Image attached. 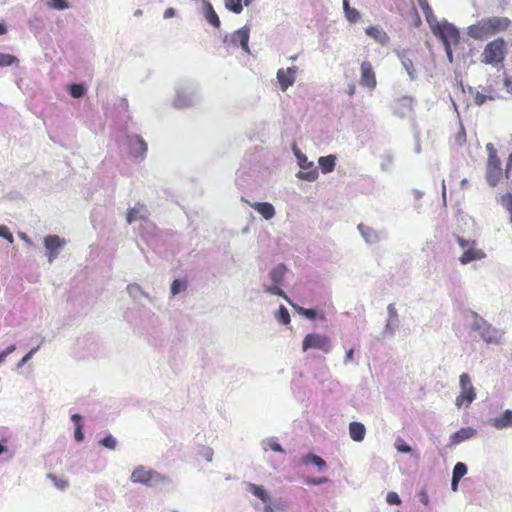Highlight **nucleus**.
Wrapping results in <instances>:
<instances>
[{"mask_svg": "<svg viewBox=\"0 0 512 512\" xmlns=\"http://www.w3.org/2000/svg\"><path fill=\"white\" fill-rule=\"evenodd\" d=\"M468 35L476 40H484L493 36V33L485 18H483L468 27Z\"/></svg>", "mask_w": 512, "mask_h": 512, "instance_id": "6e6552de", "label": "nucleus"}, {"mask_svg": "<svg viewBox=\"0 0 512 512\" xmlns=\"http://www.w3.org/2000/svg\"><path fill=\"white\" fill-rule=\"evenodd\" d=\"M302 464L308 465V464H314L318 467L319 470H322L326 467V462L321 457L315 455V454H307L305 455L302 460Z\"/></svg>", "mask_w": 512, "mask_h": 512, "instance_id": "a878e982", "label": "nucleus"}, {"mask_svg": "<svg viewBox=\"0 0 512 512\" xmlns=\"http://www.w3.org/2000/svg\"><path fill=\"white\" fill-rule=\"evenodd\" d=\"M485 20L493 35L505 31L511 24L510 19L507 17H489L485 18Z\"/></svg>", "mask_w": 512, "mask_h": 512, "instance_id": "2eb2a0df", "label": "nucleus"}, {"mask_svg": "<svg viewBox=\"0 0 512 512\" xmlns=\"http://www.w3.org/2000/svg\"><path fill=\"white\" fill-rule=\"evenodd\" d=\"M203 5H204V15H205L206 20L215 28H219L221 22H220V19H219L217 13L214 10L212 4L209 1L204 0Z\"/></svg>", "mask_w": 512, "mask_h": 512, "instance_id": "a211bd4d", "label": "nucleus"}, {"mask_svg": "<svg viewBox=\"0 0 512 512\" xmlns=\"http://www.w3.org/2000/svg\"><path fill=\"white\" fill-rule=\"evenodd\" d=\"M454 143L458 146H462L466 143V131L462 124H460L459 129L454 136Z\"/></svg>", "mask_w": 512, "mask_h": 512, "instance_id": "e433bc0d", "label": "nucleus"}, {"mask_svg": "<svg viewBox=\"0 0 512 512\" xmlns=\"http://www.w3.org/2000/svg\"><path fill=\"white\" fill-rule=\"evenodd\" d=\"M407 73L409 74L410 78H415L416 70L414 68V65L411 60L406 59L402 61Z\"/></svg>", "mask_w": 512, "mask_h": 512, "instance_id": "49530a36", "label": "nucleus"}, {"mask_svg": "<svg viewBox=\"0 0 512 512\" xmlns=\"http://www.w3.org/2000/svg\"><path fill=\"white\" fill-rule=\"evenodd\" d=\"M132 152L135 156L143 157L147 152L146 142L139 136H134L131 139Z\"/></svg>", "mask_w": 512, "mask_h": 512, "instance_id": "b1692460", "label": "nucleus"}, {"mask_svg": "<svg viewBox=\"0 0 512 512\" xmlns=\"http://www.w3.org/2000/svg\"><path fill=\"white\" fill-rule=\"evenodd\" d=\"M149 216L147 207L142 203H137L133 208L127 211L126 221L131 224L137 220H146Z\"/></svg>", "mask_w": 512, "mask_h": 512, "instance_id": "4468645a", "label": "nucleus"}, {"mask_svg": "<svg viewBox=\"0 0 512 512\" xmlns=\"http://www.w3.org/2000/svg\"><path fill=\"white\" fill-rule=\"evenodd\" d=\"M358 228H359V230H360L361 234L363 235V237L365 238V240H366L367 242H370V241H371V234H372V231H371L370 229H368V228H367V230H368V231L366 232V231L364 230V229H365V227H364L363 225H359V226H358Z\"/></svg>", "mask_w": 512, "mask_h": 512, "instance_id": "864d4df0", "label": "nucleus"}, {"mask_svg": "<svg viewBox=\"0 0 512 512\" xmlns=\"http://www.w3.org/2000/svg\"><path fill=\"white\" fill-rule=\"evenodd\" d=\"M16 349V346L14 344L8 346L4 351H2V353L4 354L5 357H7L9 354H11L12 352H14Z\"/></svg>", "mask_w": 512, "mask_h": 512, "instance_id": "052dcab7", "label": "nucleus"}, {"mask_svg": "<svg viewBox=\"0 0 512 512\" xmlns=\"http://www.w3.org/2000/svg\"><path fill=\"white\" fill-rule=\"evenodd\" d=\"M500 202L502 206L509 212L510 222L512 223V193L507 192L504 195H502Z\"/></svg>", "mask_w": 512, "mask_h": 512, "instance_id": "473e14b6", "label": "nucleus"}, {"mask_svg": "<svg viewBox=\"0 0 512 512\" xmlns=\"http://www.w3.org/2000/svg\"><path fill=\"white\" fill-rule=\"evenodd\" d=\"M459 481H460V479L455 478V477H453V476H452V483H451V487H452V490H453V491H456V490H457Z\"/></svg>", "mask_w": 512, "mask_h": 512, "instance_id": "69168bd1", "label": "nucleus"}, {"mask_svg": "<svg viewBox=\"0 0 512 512\" xmlns=\"http://www.w3.org/2000/svg\"><path fill=\"white\" fill-rule=\"evenodd\" d=\"M460 394L456 397L455 405L458 408L469 407L476 398V390L472 385L471 378L467 373H463L459 377Z\"/></svg>", "mask_w": 512, "mask_h": 512, "instance_id": "20e7f679", "label": "nucleus"}, {"mask_svg": "<svg viewBox=\"0 0 512 512\" xmlns=\"http://www.w3.org/2000/svg\"><path fill=\"white\" fill-rule=\"evenodd\" d=\"M431 30L443 42V45H457L460 41L458 29L446 21L431 24Z\"/></svg>", "mask_w": 512, "mask_h": 512, "instance_id": "7ed1b4c3", "label": "nucleus"}, {"mask_svg": "<svg viewBox=\"0 0 512 512\" xmlns=\"http://www.w3.org/2000/svg\"><path fill=\"white\" fill-rule=\"evenodd\" d=\"M299 166L302 170L310 169L313 167V162L308 161L307 157L301 152H296Z\"/></svg>", "mask_w": 512, "mask_h": 512, "instance_id": "4c0bfd02", "label": "nucleus"}, {"mask_svg": "<svg viewBox=\"0 0 512 512\" xmlns=\"http://www.w3.org/2000/svg\"><path fill=\"white\" fill-rule=\"evenodd\" d=\"M49 478L53 481V483L55 484V486L60 489V490H64L68 487L69 483H68V480L67 479H64V478H58L57 476L55 475H49Z\"/></svg>", "mask_w": 512, "mask_h": 512, "instance_id": "79ce46f5", "label": "nucleus"}, {"mask_svg": "<svg viewBox=\"0 0 512 512\" xmlns=\"http://www.w3.org/2000/svg\"><path fill=\"white\" fill-rule=\"evenodd\" d=\"M69 92L73 98H80L84 95L85 89L81 84H72Z\"/></svg>", "mask_w": 512, "mask_h": 512, "instance_id": "a19ab883", "label": "nucleus"}, {"mask_svg": "<svg viewBox=\"0 0 512 512\" xmlns=\"http://www.w3.org/2000/svg\"><path fill=\"white\" fill-rule=\"evenodd\" d=\"M0 237L5 238L9 243H13L14 241L12 233L4 225H0Z\"/></svg>", "mask_w": 512, "mask_h": 512, "instance_id": "de8ad7c7", "label": "nucleus"}, {"mask_svg": "<svg viewBox=\"0 0 512 512\" xmlns=\"http://www.w3.org/2000/svg\"><path fill=\"white\" fill-rule=\"evenodd\" d=\"M457 242H458V244H459L462 248H466V247H468V246L470 245V242H469V241L464 240V239H463V238H461V237H458V238H457Z\"/></svg>", "mask_w": 512, "mask_h": 512, "instance_id": "e2e57ef3", "label": "nucleus"}, {"mask_svg": "<svg viewBox=\"0 0 512 512\" xmlns=\"http://www.w3.org/2000/svg\"><path fill=\"white\" fill-rule=\"evenodd\" d=\"M175 15V9L172 7H169L164 12V18H171Z\"/></svg>", "mask_w": 512, "mask_h": 512, "instance_id": "bf43d9fd", "label": "nucleus"}, {"mask_svg": "<svg viewBox=\"0 0 512 512\" xmlns=\"http://www.w3.org/2000/svg\"><path fill=\"white\" fill-rule=\"evenodd\" d=\"M492 424L497 429H504L512 426V410H505L500 417L492 420Z\"/></svg>", "mask_w": 512, "mask_h": 512, "instance_id": "4be33fe9", "label": "nucleus"}, {"mask_svg": "<svg viewBox=\"0 0 512 512\" xmlns=\"http://www.w3.org/2000/svg\"><path fill=\"white\" fill-rule=\"evenodd\" d=\"M101 444L108 449L114 450L116 448L117 441L112 435H108L101 440Z\"/></svg>", "mask_w": 512, "mask_h": 512, "instance_id": "c03bdc74", "label": "nucleus"}, {"mask_svg": "<svg viewBox=\"0 0 512 512\" xmlns=\"http://www.w3.org/2000/svg\"><path fill=\"white\" fill-rule=\"evenodd\" d=\"M466 473H467V466L462 462H458L453 468L452 476L455 478L461 479Z\"/></svg>", "mask_w": 512, "mask_h": 512, "instance_id": "58836bf2", "label": "nucleus"}, {"mask_svg": "<svg viewBox=\"0 0 512 512\" xmlns=\"http://www.w3.org/2000/svg\"><path fill=\"white\" fill-rule=\"evenodd\" d=\"M19 60L16 56L6 53H0V67H8L18 64Z\"/></svg>", "mask_w": 512, "mask_h": 512, "instance_id": "2f4dec72", "label": "nucleus"}, {"mask_svg": "<svg viewBox=\"0 0 512 512\" xmlns=\"http://www.w3.org/2000/svg\"><path fill=\"white\" fill-rule=\"evenodd\" d=\"M512 169V152L509 154L507 162H506V168H505V179L510 178V171Z\"/></svg>", "mask_w": 512, "mask_h": 512, "instance_id": "3c124183", "label": "nucleus"}, {"mask_svg": "<svg viewBox=\"0 0 512 512\" xmlns=\"http://www.w3.org/2000/svg\"><path fill=\"white\" fill-rule=\"evenodd\" d=\"M331 348L332 345L329 337L318 333L307 334L302 342L303 351H307L308 349H318L324 353H329Z\"/></svg>", "mask_w": 512, "mask_h": 512, "instance_id": "39448f33", "label": "nucleus"}, {"mask_svg": "<svg viewBox=\"0 0 512 512\" xmlns=\"http://www.w3.org/2000/svg\"><path fill=\"white\" fill-rule=\"evenodd\" d=\"M290 305L293 307V309L299 315H302V316L306 317L307 319L314 320L317 317V313L313 309L303 308V307H301L299 305H296L294 303H290Z\"/></svg>", "mask_w": 512, "mask_h": 512, "instance_id": "c756f323", "label": "nucleus"}, {"mask_svg": "<svg viewBox=\"0 0 512 512\" xmlns=\"http://www.w3.org/2000/svg\"><path fill=\"white\" fill-rule=\"evenodd\" d=\"M64 244H65V241L57 235H49V236L45 237L44 245H45L46 249L48 250L49 262H52L56 258L57 254H58L57 250L59 248H61Z\"/></svg>", "mask_w": 512, "mask_h": 512, "instance_id": "ddd939ff", "label": "nucleus"}, {"mask_svg": "<svg viewBox=\"0 0 512 512\" xmlns=\"http://www.w3.org/2000/svg\"><path fill=\"white\" fill-rule=\"evenodd\" d=\"M286 273V267L282 264L276 266L270 272V279L274 284H282Z\"/></svg>", "mask_w": 512, "mask_h": 512, "instance_id": "bb28decb", "label": "nucleus"}, {"mask_svg": "<svg viewBox=\"0 0 512 512\" xmlns=\"http://www.w3.org/2000/svg\"><path fill=\"white\" fill-rule=\"evenodd\" d=\"M349 434L352 440L361 442L365 438L366 428L360 422H351L349 424Z\"/></svg>", "mask_w": 512, "mask_h": 512, "instance_id": "412c9836", "label": "nucleus"}, {"mask_svg": "<svg viewBox=\"0 0 512 512\" xmlns=\"http://www.w3.org/2000/svg\"><path fill=\"white\" fill-rule=\"evenodd\" d=\"M486 96L483 95V94H480V93H477L476 96H475V103L477 105H483L486 101Z\"/></svg>", "mask_w": 512, "mask_h": 512, "instance_id": "6e6d98bb", "label": "nucleus"}, {"mask_svg": "<svg viewBox=\"0 0 512 512\" xmlns=\"http://www.w3.org/2000/svg\"><path fill=\"white\" fill-rule=\"evenodd\" d=\"M82 428H83L82 424H78L77 427H75V439L78 442L83 440Z\"/></svg>", "mask_w": 512, "mask_h": 512, "instance_id": "5fc2aeb1", "label": "nucleus"}, {"mask_svg": "<svg viewBox=\"0 0 512 512\" xmlns=\"http://www.w3.org/2000/svg\"><path fill=\"white\" fill-rule=\"evenodd\" d=\"M354 350L353 348H350L345 355L344 363L348 364L353 359Z\"/></svg>", "mask_w": 512, "mask_h": 512, "instance_id": "4d7b16f0", "label": "nucleus"}, {"mask_svg": "<svg viewBox=\"0 0 512 512\" xmlns=\"http://www.w3.org/2000/svg\"><path fill=\"white\" fill-rule=\"evenodd\" d=\"M248 489L254 496L258 497L263 502L269 501V495L262 486L249 484Z\"/></svg>", "mask_w": 512, "mask_h": 512, "instance_id": "c85d7f7f", "label": "nucleus"}, {"mask_svg": "<svg viewBox=\"0 0 512 512\" xmlns=\"http://www.w3.org/2000/svg\"><path fill=\"white\" fill-rule=\"evenodd\" d=\"M71 420L75 423L76 427H77L78 424H82L81 423V416L79 414H73L71 416Z\"/></svg>", "mask_w": 512, "mask_h": 512, "instance_id": "0e129e2a", "label": "nucleus"}, {"mask_svg": "<svg viewBox=\"0 0 512 512\" xmlns=\"http://www.w3.org/2000/svg\"><path fill=\"white\" fill-rule=\"evenodd\" d=\"M414 99L411 96H401L394 101L393 111L399 117H406L413 111Z\"/></svg>", "mask_w": 512, "mask_h": 512, "instance_id": "1a4fd4ad", "label": "nucleus"}, {"mask_svg": "<svg viewBox=\"0 0 512 512\" xmlns=\"http://www.w3.org/2000/svg\"><path fill=\"white\" fill-rule=\"evenodd\" d=\"M297 73L296 67H289L287 69H279L277 71V80L281 90L284 92L295 82Z\"/></svg>", "mask_w": 512, "mask_h": 512, "instance_id": "9d476101", "label": "nucleus"}, {"mask_svg": "<svg viewBox=\"0 0 512 512\" xmlns=\"http://www.w3.org/2000/svg\"><path fill=\"white\" fill-rule=\"evenodd\" d=\"M225 6L227 9H229L230 11H232L236 14L241 13V11L243 10L241 0H226Z\"/></svg>", "mask_w": 512, "mask_h": 512, "instance_id": "c9c22d12", "label": "nucleus"}, {"mask_svg": "<svg viewBox=\"0 0 512 512\" xmlns=\"http://www.w3.org/2000/svg\"><path fill=\"white\" fill-rule=\"evenodd\" d=\"M268 446L272 451L280 452V453L284 452L281 445L279 443H277L276 441L270 440L268 442Z\"/></svg>", "mask_w": 512, "mask_h": 512, "instance_id": "603ef678", "label": "nucleus"}, {"mask_svg": "<svg viewBox=\"0 0 512 512\" xmlns=\"http://www.w3.org/2000/svg\"><path fill=\"white\" fill-rule=\"evenodd\" d=\"M507 54V45L503 38H497L489 42L482 53V62L497 65L502 63Z\"/></svg>", "mask_w": 512, "mask_h": 512, "instance_id": "f03ea898", "label": "nucleus"}, {"mask_svg": "<svg viewBox=\"0 0 512 512\" xmlns=\"http://www.w3.org/2000/svg\"><path fill=\"white\" fill-rule=\"evenodd\" d=\"M250 206L267 220L272 219L275 215V209L271 203L255 202L250 204Z\"/></svg>", "mask_w": 512, "mask_h": 512, "instance_id": "f3484780", "label": "nucleus"}, {"mask_svg": "<svg viewBox=\"0 0 512 512\" xmlns=\"http://www.w3.org/2000/svg\"><path fill=\"white\" fill-rule=\"evenodd\" d=\"M388 312H389L390 316H393V317L397 316L396 309L393 304H390L388 306Z\"/></svg>", "mask_w": 512, "mask_h": 512, "instance_id": "338daca9", "label": "nucleus"}, {"mask_svg": "<svg viewBox=\"0 0 512 512\" xmlns=\"http://www.w3.org/2000/svg\"><path fill=\"white\" fill-rule=\"evenodd\" d=\"M476 430L471 427L461 428L451 436L452 444H459L475 436Z\"/></svg>", "mask_w": 512, "mask_h": 512, "instance_id": "aec40b11", "label": "nucleus"}, {"mask_svg": "<svg viewBox=\"0 0 512 512\" xmlns=\"http://www.w3.org/2000/svg\"><path fill=\"white\" fill-rule=\"evenodd\" d=\"M485 257V253L474 247H469L460 257V262L462 264H468L474 260H480Z\"/></svg>", "mask_w": 512, "mask_h": 512, "instance_id": "6ab92c4d", "label": "nucleus"}, {"mask_svg": "<svg viewBox=\"0 0 512 512\" xmlns=\"http://www.w3.org/2000/svg\"><path fill=\"white\" fill-rule=\"evenodd\" d=\"M187 287V281L175 279L171 284V293L172 295H176L180 293L181 291H184Z\"/></svg>", "mask_w": 512, "mask_h": 512, "instance_id": "f704fd0d", "label": "nucleus"}, {"mask_svg": "<svg viewBox=\"0 0 512 512\" xmlns=\"http://www.w3.org/2000/svg\"><path fill=\"white\" fill-rule=\"evenodd\" d=\"M387 503L390 505H400L401 499L396 492H389L386 497Z\"/></svg>", "mask_w": 512, "mask_h": 512, "instance_id": "a18cd8bd", "label": "nucleus"}, {"mask_svg": "<svg viewBox=\"0 0 512 512\" xmlns=\"http://www.w3.org/2000/svg\"><path fill=\"white\" fill-rule=\"evenodd\" d=\"M395 447L397 451L401 453H409L411 452V447L406 444V442L402 438H398L395 442Z\"/></svg>", "mask_w": 512, "mask_h": 512, "instance_id": "37998d69", "label": "nucleus"}, {"mask_svg": "<svg viewBox=\"0 0 512 512\" xmlns=\"http://www.w3.org/2000/svg\"><path fill=\"white\" fill-rule=\"evenodd\" d=\"M277 320L284 325H287L290 323V314L284 306L280 307L278 315H277Z\"/></svg>", "mask_w": 512, "mask_h": 512, "instance_id": "ea45409f", "label": "nucleus"}, {"mask_svg": "<svg viewBox=\"0 0 512 512\" xmlns=\"http://www.w3.org/2000/svg\"><path fill=\"white\" fill-rule=\"evenodd\" d=\"M249 37H250V27L248 25L243 26L242 28L236 30L231 35V43L233 45H240L245 52H250L249 50Z\"/></svg>", "mask_w": 512, "mask_h": 512, "instance_id": "f8f14e48", "label": "nucleus"}, {"mask_svg": "<svg viewBox=\"0 0 512 512\" xmlns=\"http://www.w3.org/2000/svg\"><path fill=\"white\" fill-rule=\"evenodd\" d=\"M7 33V26L5 23H0V35H4Z\"/></svg>", "mask_w": 512, "mask_h": 512, "instance_id": "774afa93", "label": "nucleus"}, {"mask_svg": "<svg viewBox=\"0 0 512 512\" xmlns=\"http://www.w3.org/2000/svg\"><path fill=\"white\" fill-rule=\"evenodd\" d=\"M360 84L371 89L376 87V76L372 64L369 61H363L361 63Z\"/></svg>", "mask_w": 512, "mask_h": 512, "instance_id": "9b49d317", "label": "nucleus"}, {"mask_svg": "<svg viewBox=\"0 0 512 512\" xmlns=\"http://www.w3.org/2000/svg\"><path fill=\"white\" fill-rule=\"evenodd\" d=\"M452 45H444L445 47V51H446V54H447V57L449 59L450 62H452L453 60V53H452V48H451Z\"/></svg>", "mask_w": 512, "mask_h": 512, "instance_id": "13d9d810", "label": "nucleus"}, {"mask_svg": "<svg viewBox=\"0 0 512 512\" xmlns=\"http://www.w3.org/2000/svg\"><path fill=\"white\" fill-rule=\"evenodd\" d=\"M343 8L347 20L351 23H355L360 19V13L357 9L349 6L348 0H343Z\"/></svg>", "mask_w": 512, "mask_h": 512, "instance_id": "cd10ccee", "label": "nucleus"}, {"mask_svg": "<svg viewBox=\"0 0 512 512\" xmlns=\"http://www.w3.org/2000/svg\"><path fill=\"white\" fill-rule=\"evenodd\" d=\"M473 324V329L478 331L482 337V339L487 343H498L501 339V333L488 324L482 318H478Z\"/></svg>", "mask_w": 512, "mask_h": 512, "instance_id": "423d86ee", "label": "nucleus"}, {"mask_svg": "<svg viewBox=\"0 0 512 512\" xmlns=\"http://www.w3.org/2000/svg\"><path fill=\"white\" fill-rule=\"evenodd\" d=\"M365 32L369 37L373 38L381 45H386L389 42V36L387 33L377 26H369L366 28Z\"/></svg>", "mask_w": 512, "mask_h": 512, "instance_id": "dca6fc26", "label": "nucleus"}, {"mask_svg": "<svg viewBox=\"0 0 512 512\" xmlns=\"http://www.w3.org/2000/svg\"><path fill=\"white\" fill-rule=\"evenodd\" d=\"M280 285L281 284H274L267 287L265 290L266 292L270 293V294H274V295H277V296H280L282 298H284L289 304L292 303L289 298L287 297V295L285 294V292L280 288Z\"/></svg>", "mask_w": 512, "mask_h": 512, "instance_id": "72a5a7b5", "label": "nucleus"}, {"mask_svg": "<svg viewBox=\"0 0 512 512\" xmlns=\"http://www.w3.org/2000/svg\"><path fill=\"white\" fill-rule=\"evenodd\" d=\"M486 151L488 157L485 167V179L489 186L496 187L505 178V171L502 169L500 157L493 143L486 144Z\"/></svg>", "mask_w": 512, "mask_h": 512, "instance_id": "f257e3e1", "label": "nucleus"}, {"mask_svg": "<svg viewBox=\"0 0 512 512\" xmlns=\"http://www.w3.org/2000/svg\"><path fill=\"white\" fill-rule=\"evenodd\" d=\"M505 87L507 91L512 94V76L505 79Z\"/></svg>", "mask_w": 512, "mask_h": 512, "instance_id": "680f3d73", "label": "nucleus"}, {"mask_svg": "<svg viewBox=\"0 0 512 512\" xmlns=\"http://www.w3.org/2000/svg\"><path fill=\"white\" fill-rule=\"evenodd\" d=\"M297 177L307 181H315L318 178V170L313 166L310 169H306V171L298 172Z\"/></svg>", "mask_w": 512, "mask_h": 512, "instance_id": "7c9ffc66", "label": "nucleus"}, {"mask_svg": "<svg viewBox=\"0 0 512 512\" xmlns=\"http://www.w3.org/2000/svg\"><path fill=\"white\" fill-rule=\"evenodd\" d=\"M49 4L51 7L59 10L68 8V4L65 0H49Z\"/></svg>", "mask_w": 512, "mask_h": 512, "instance_id": "09e8293b", "label": "nucleus"}, {"mask_svg": "<svg viewBox=\"0 0 512 512\" xmlns=\"http://www.w3.org/2000/svg\"><path fill=\"white\" fill-rule=\"evenodd\" d=\"M39 349V346L33 348L31 351H29L22 359L21 361L18 363V366L21 367L23 366L25 363H27L31 358L32 356L37 352V350Z\"/></svg>", "mask_w": 512, "mask_h": 512, "instance_id": "8fccbe9b", "label": "nucleus"}, {"mask_svg": "<svg viewBox=\"0 0 512 512\" xmlns=\"http://www.w3.org/2000/svg\"><path fill=\"white\" fill-rule=\"evenodd\" d=\"M418 5L420 6L422 12L424 13V16L426 18V21L431 26V24H434L436 21V17L433 13V10L431 6L429 5L427 0H417Z\"/></svg>", "mask_w": 512, "mask_h": 512, "instance_id": "393cba45", "label": "nucleus"}, {"mask_svg": "<svg viewBox=\"0 0 512 512\" xmlns=\"http://www.w3.org/2000/svg\"><path fill=\"white\" fill-rule=\"evenodd\" d=\"M130 478H131V481L134 483H141V484H145V485H149L153 479H157L160 481L166 480L165 476H162V475L156 473L155 471L148 470L142 465L136 467L133 470Z\"/></svg>", "mask_w": 512, "mask_h": 512, "instance_id": "0eeeda50", "label": "nucleus"}, {"mask_svg": "<svg viewBox=\"0 0 512 512\" xmlns=\"http://www.w3.org/2000/svg\"><path fill=\"white\" fill-rule=\"evenodd\" d=\"M318 163L322 173L327 174L334 170L336 157L334 155L323 156L319 158Z\"/></svg>", "mask_w": 512, "mask_h": 512, "instance_id": "5701e85b", "label": "nucleus"}]
</instances>
